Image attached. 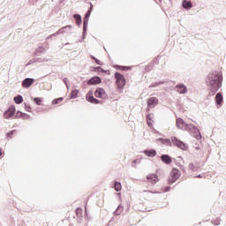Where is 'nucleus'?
<instances>
[{
    "label": "nucleus",
    "mask_w": 226,
    "mask_h": 226,
    "mask_svg": "<svg viewBox=\"0 0 226 226\" xmlns=\"http://www.w3.org/2000/svg\"><path fill=\"white\" fill-rule=\"evenodd\" d=\"M99 69L102 73H105V70H103L102 67H99Z\"/></svg>",
    "instance_id": "a18cd8bd"
},
{
    "label": "nucleus",
    "mask_w": 226,
    "mask_h": 226,
    "mask_svg": "<svg viewBox=\"0 0 226 226\" xmlns=\"http://www.w3.org/2000/svg\"><path fill=\"white\" fill-rule=\"evenodd\" d=\"M50 38H53L51 35L47 37V40H50Z\"/></svg>",
    "instance_id": "de8ad7c7"
},
{
    "label": "nucleus",
    "mask_w": 226,
    "mask_h": 226,
    "mask_svg": "<svg viewBox=\"0 0 226 226\" xmlns=\"http://www.w3.org/2000/svg\"><path fill=\"white\" fill-rule=\"evenodd\" d=\"M32 84H34V79L33 78H26L22 81V87H25L26 89L31 87Z\"/></svg>",
    "instance_id": "9d476101"
},
{
    "label": "nucleus",
    "mask_w": 226,
    "mask_h": 226,
    "mask_svg": "<svg viewBox=\"0 0 226 226\" xmlns=\"http://www.w3.org/2000/svg\"><path fill=\"white\" fill-rule=\"evenodd\" d=\"M147 179L150 183H152V185H156V183H158V176L156 175H149Z\"/></svg>",
    "instance_id": "aec40b11"
},
{
    "label": "nucleus",
    "mask_w": 226,
    "mask_h": 226,
    "mask_svg": "<svg viewBox=\"0 0 226 226\" xmlns=\"http://www.w3.org/2000/svg\"><path fill=\"white\" fill-rule=\"evenodd\" d=\"M25 109H26V112H31V106L30 105L25 103Z\"/></svg>",
    "instance_id": "e433bc0d"
},
{
    "label": "nucleus",
    "mask_w": 226,
    "mask_h": 226,
    "mask_svg": "<svg viewBox=\"0 0 226 226\" xmlns=\"http://www.w3.org/2000/svg\"><path fill=\"white\" fill-rule=\"evenodd\" d=\"M97 70L100 72V68L99 67H97Z\"/></svg>",
    "instance_id": "5fc2aeb1"
},
{
    "label": "nucleus",
    "mask_w": 226,
    "mask_h": 226,
    "mask_svg": "<svg viewBox=\"0 0 226 226\" xmlns=\"http://www.w3.org/2000/svg\"><path fill=\"white\" fill-rule=\"evenodd\" d=\"M116 84L119 89H123L126 86V79L119 72L115 73Z\"/></svg>",
    "instance_id": "20e7f679"
},
{
    "label": "nucleus",
    "mask_w": 226,
    "mask_h": 226,
    "mask_svg": "<svg viewBox=\"0 0 226 226\" xmlns=\"http://www.w3.org/2000/svg\"><path fill=\"white\" fill-rule=\"evenodd\" d=\"M17 116H19V117H23V119H30L31 117L26 113L23 112H18Z\"/></svg>",
    "instance_id": "a878e982"
},
{
    "label": "nucleus",
    "mask_w": 226,
    "mask_h": 226,
    "mask_svg": "<svg viewBox=\"0 0 226 226\" xmlns=\"http://www.w3.org/2000/svg\"><path fill=\"white\" fill-rule=\"evenodd\" d=\"M98 84H102V79L98 76H94L92 79H88V86H96Z\"/></svg>",
    "instance_id": "1a4fd4ad"
},
{
    "label": "nucleus",
    "mask_w": 226,
    "mask_h": 226,
    "mask_svg": "<svg viewBox=\"0 0 226 226\" xmlns=\"http://www.w3.org/2000/svg\"><path fill=\"white\" fill-rule=\"evenodd\" d=\"M79 95V90L78 89H75V90H72V93H71V98L72 100H75V98H77V96Z\"/></svg>",
    "instance_id": "cd10ccee"
},
{
    "label": "nucleus",
    "mask_w": 226,
    "mask_h": 226,
    "mask_svg": "<svg viewBox=\"0 0 226 226\" xmlns=\"http://www.w3.org/2000/svg\"><path fill=\"white\" fill-rule=\"evenodd\" d=\"M121 213H123V207L121 205H119L117 208V210L114 212V215H116L117 216L121 215Z\"/></svg>",
    "instance_id": "c756f323"
},
{
    "label": "nucleus",
    "mask_w": 226,
    "mask_h": 226,
    "mask_svg": "<svg viewBox=\"0 0 226 226\" xmlns=\"http://www.w3.org/2000/svg\"><path fill=\"white\" fill-rule=\"evenodd\" d=\"M22 102H24V98L22 97V95H17L14 97V102L17 105H20V103H22Z\"/></svg>",
    "instance_id": "5701e85b"
},
{
    "label": "nucleus",
    "mask_w": 226,
    "mask_h": 226,
    "mask_svg": "<svg viewBox=\"0 0 226 226\" xmlns=\"http://www.w3.org/2000/svg\"><path fill=\"white\" fill-rule=\"evenodd\" d=\"M63 82L65 84L67 89H70V85H68V82H69L68 78H64L63 79Z\"/></svg>",
    "instance_id": "f704fd0d"
},
{
    "label": "nucleus",
    "mask_w": 226,
    "mask_h": 226,
    "mask_svg": "<svg viewBox=\"0 0 226 226\" xmlns=\"http://www.w3.org/2000/svg\"><path fill=\"white\" fill-rule=\"evenodd\" d=\"M15 106H11L8 110H6L4 114L5 119H10V117H13L15 116Z\"/></svg>",
    "instance_id": "0eeeda50"
},
{
    "label": "nucleus",
    "mask_w": 226,
    "mask_h": 226,
    "mask_svg": "<svg viewBox=\"0 0 226 226\" xmlns=\"http://www.w3.org/2000/svg\"><path fill=\"white\" fill-rule=\"evenodd\" d=\"M161 160L162 163H165L166 165H170V163H172V158H170L169 154L161 155Z\"/></svg>",
    "instance_id": "dca6fc26"
},
{
    "label": "nucleus",
    "mask_w": 226,
    "mask_h": 226,
    "mask_svg": "<svg viewBox=\"0 0 226 226\" xmlns=\"http://www.w3.org/2000/svg\"><path fill=\"white\" fill-rule=\"evenodd\" d=\"M64 98L63 97H59L57 99H54L52 101V104L53 105H57V103H61V102H63Z\"/></svg>",
    "instance_id": "7c9ffc66"
},
{
    "label": "nucleus",
    "mask_w": 226,
    "mask_h": 226,
    "mask_svg": "<svg viewBox=\"0 0 226 226\" xmlns=\"http://www.w3.org/2000/svg\"><path fill=\"white\" fill-rule=\"evenodd\" d=\"M3 155V152H1V149H0V156H2Z\"/></svg>",
    "instance_id": "603ef678"
},
{
    "label": "nucleus",
    "mask_w": 226,
    "mask_h": 226,
    "mask_svg": "<svg viewBox=\"0 0 226 226\" xmlns=\"http://www.w3.org/2000/svg\"><path fill=\"white\" fill-rule=\"evenodd\" d=\"M132 163H140V160L136 159V160H134V161L132 162Z\"/></svg>",
    "instance_id": "37998d69"
},
{
    "label": "nucleus",
    "mask_w": 226,
    "mask_h": 226,
    "mask_svg": "<svg viewBox=\"0 0 226 226\" xmlns=\"http://www.w3.org/2000/svg\"><path fill=\"white\" fill-rule=\"evenodd\" d=\"M215 103L217 105H222V103H223V94H222L220 92L215 95Z\"/></svg>",
    "instance_id": "f3484780"
},
{
    "label": "nucleus",
    "mask_w": 226,
    "mask_h": 226,
    "mask_svg": "<svg viewBox=\"0 0 226 226\" xmlns=\"http://www.w3.org/2000/svg\"><path fill=\"white\" fill-rule=\"evenodd\" d=\"M182 8H184V10H192V8H193V4H192V1L183 0Z\"/></svg>",
    "instance_id": "2eb2a0df"
},
{
    "label": "nucleus",
    "mask_w": 226,
    "mask_h": 226,
    "mask_svg": "<svg viewBox=\"0 0 226 226\" xmlns=\"http://www.w3.org/2000/svg\"><path fill=\"white\" fill-rule=\"evenodd\" d=\"M114 189L116 190V192H121V190H122L121 183H119V182H115V184H114Z\"/></svg>",
    "instance_id": "bb28decb"
},
{
    "label": "nucleus",
    "mask_w": 226,
    "mask_h": 226,
    "mask_svg": "<svg viewBox=\"0 0 226 226\" xmlns=\"http://www.w3.org/2000/svg\"><path fill=\"white\" fill-rule=\"evenodd\" d=\"M89 17H91V9H89L83 18L84 33L87 31V25L89 24Z\"/></svg>",
    "instance_id": "423d86ee"
},
{
    "label": "nucleus",
    "mask_w": 226,
    "mask_h": 226,
    "mask_svg": "<svg viewBox=\"0 0 226 226\" xmlns=\"http://www.w3.org/2000/svg\"><path fill=\"white\" fill-rule=\"evenodd\" d=\"M94 96L96 98H107V93H105V89L99 87L95 90Z\"/></svg>",
    "instance_id": "6e6552de"
},
{
    "label": "nucleus",
    "mask_w": 226,
    "mask_h": 226,
    "mask_svg": "<svg viewBox=\"0 0 226 226\" xmlns=\"http://www.w3.org/2000/svg\"><path fill=\"white\" fill-rule=\"evenodd\" d=\"M147 123L150 128H153V115L149 114L147 116Z\"/></svg>",
    "instance_id": "b1692460"
},
{
    "label": "nucleus",
    "mask_w": 226,
    "mask_h": 226,
    "mask_svg": "<svg viewBox=\"0 0 226 226\" xmlns=\"http://www.w3.org/2000/svg\"><path fill=\"white\" fill-rule=\"evenodd\" d=\"M92 59H94V61H96V59H97V58H96V57H94V56H92Z\"/></svg>",
    "instance_id": "3c124183"
},
{
    "label": "nucleus",
    "mask_w": 226,
    "mask_h": 226,
    "mask_svg": "<svg viewBox=\"0 0 226 226\" xmlns=\"http://www.w3.org/2000/svg\"><path fill=\"white\" fill-rule=\"evenodd\" d=\"M132 167H136V166L132 164Z\"/></svg>",
    "instance_id": "6e6d98bb"
},
{
    "label": "nucleus",
    "mask_w": 226,
    "mask_h": 226,
    "mask_svg": "<svg viewBox=\"0 0 226 226\" xmlns=\"http://www.w3.org/2000/svg\"><path fill=\"white\" fill-rule=\"evenodd\" d=\"M34 103H36V105H41L42 100L40 97H35V98H34Z\"/></svg>",
    "instance_id": "2f4dec72"
},
{
    "label": "nucleus",
    "mask_w": 226,
    "mask_h": 226,
    "mask_svg": "<svg viewBox=\"0 0 226 226\" xmlns=\"http://www.w3.org/2000/svg\"><path fill=\"white\" fill-rule=\"evenodd\" d=\"M85 213H87V208H85Z\"/></svg>",
    "instance_id": "864d4df0"
},
{
    "label": "nucleus",
    "mask_w": 226,
    "mask_h": 226,
    "mask_svg": "<svg viewBox=\"0 0 226 226\" xmlns=\"http://www.w3.org/2000/svg\"><path fill=\"white\" fill-rule=\"evenodd\" d=\"M181 177V174L179 173V170L174 168L169 177L168 183L169 185H174L179 177Z\"/></svg>",
    "instance_id": "7ed1b4c3"
},
{
    "label": "nucleus",
    "mask_w": 226,
    "mask_h": 226,
    "mask_svg": "<svg viewBox=\"0 0 226 226\" xmlns=\"http://www.w3.org/2000/svg\"><path fill=\"white\" fill-rule=\"evenodd\" d=\"M207 86L212 93V94H215L222 87V82H223V76L222 72L218 71H215L210 72L206 79Z\"/></svg>",
    "instance_id": "f257e3e1"
},
{
    "label": "nucleus",
    "mask_w": 226,
    "mask_h": 226,
    "mask_svg": "<svg viewBox=\"0 0 226 226\" xmlns=\"http://www.w3.org/2000/svg\"><path fill=\"white\" fill-rule=\"evenodd\" d=\"M190 125V124H186L183 118L177 119V128L179 130H186V126Z\"/></svg>",
    "instance_id": "f8f14e48"
},
{
    "label": "nucleus",
    "mask_w": 226,
    "mask_h": 226,
    "mask_svg": "<svg viewBox=\"0 0 226 226\" xmlns=\"http://www.w3.org/2000/svg\"><path fill=\"white\" fill-rule=\"evenodd\" d=\"M73 19L76 20L77 26H80L82 24V16H80V14H74Z\"/></svg>",
    "instance_id": "412c9836"
},
{
    "label": "nucleus",
    "mask_w": 226,
    "mask_h": 226,
    "mask_svg": "<svg viewBox=\"0 0 226 226\" xmlns=\"http://www.w3.org/2000/svg\"><path fill=\"white\" fill-rule=\"evenodd\" d=\"M161 84H163V81H159V82L152 83L150 85V87H156V86H160Z\"/></svg>",
    "instance_id": "72a5a7b5"
},
{
    "label": "nucleus",
    "mask_w": 226,
    "mask_h": 226,
    "mask_svg": "<svg viewBox=\"0 0 226 226\" xmlns=\"http://www.w3.org/2000/svg\"><path fill=\"white\" fill-rule=\"evenodd\" d=\"M164 192H170V186L165 187Z\"/></svg>",
    "instance_id": "79ce46f5"
},
{
    "label": "nucleus",
    "mask_w": 226,
    "mask_h": 226,
    "mask_svg": "<svg viewBox=\"0 0 226 226\" xmlns=\"http://www.w3.org/2000/svg\"><path fill=\"white\" fill-rule=\"evenodd\" d=\"M157 141L163 144V146H172V141H170L169 139L159 138L157 139Z\"/></svg>",
    "instance_id": "6ab92c4d"
},
{
    "label": "nucleus",
    "mask_w": 226,
    "mask_h": 226,
    "mask_svg": "<svg viewBox=\"0 0 226 226\" xmlns=\"http://www.w3.org/2000/svg\"><path fill=\"white\" fill-rule=\"evenodd\" d=\"M34 63H36V58H34V59L30 60V61L26 64V66H29L30 64H34Z\"/></svg>",
    "instance_id": "c9c22d12"
},
{
    "label": "nucleus",
    "mask_w": 226,
    "mask_h": 226,
    "mask_svg": "<svg viewBox=\"0 0 226 226\" xmlns=\"http://www.w3.org/2000/svg\"><path fill=\"white\" fill-rule=\"evenodd\" d=\"M72 29H73V26L72 25L65 26L58 30V33L60 34H70L72 33Z\"/></svg>",
    "instance_id": "ddd939ff"
},
{
    "label": "nucleus",
    "mask_w": 226,
    "mask_h": 226,
    "mask_svg": "<svg viewBox=\"0 0 226 226\" xmlns=\"http://www.w3.org/2000/svg\"><path fill=\"white\" fill-rule=\"evenodd\" d=\"M59 34H61L59 33V30H58L55 34H51V36L54 38V36H59Z\"/></svg>",
    "instance_id": "58836bf2"
},
{
    "label": "nucleus",
    "mask_w": 226,
    "mask_h": 226,
    "mask_svg": "<svg viewBox=\"0 0 226 226\" xmlns=\"http://www.w3.org/2000/svg\"><path fill=\"white\" fill-rule=\"evenodd\" d=\"M158 105V98L156 97H151L147 100V107L149 109H154Z\"/></svg>",
    "instance_id": "4468645a"
},
{
    "label": "nucleus",
    "mask_w": 226,
    "mask_h": 226,
    "mask_svg": "<svg viewBox=\"0 0 226 226\" xmlns=\"http://www.w3.org/2000/svg\"><path fill=\"white\" fill-rule=\"evenodd\" d=\"M143 153L147 156H149V158H154V156H156V150L154 149L144 150Z\"/></svg>",
    "instance_id": "a211bd4d"
},
{
    "label": "nucleus",
    "mask_w": 226,
    "mask_h": 226,
    "mask_svg": "<svg viewBox=\"0 0 226 226\" xmlns=\"http://www.w3.org/2000/svg\"><path fill=\"white\" fill-rule=\"evenodd\" d=\"M15 133H17V130H12V131L7 132L6 133L7 139H13V135H15Z\"/></svg>",
    "instance_id": "c85d7f7f"
},
{
    "label": "nucleus",
    "mask_w": 226,
    "mask_h": 226,
    "mask_svg": "<svg viewBox=\"0 0 226 226\" xmlns=\"http://www.w3.org/2000/svg\"><path fill=\"white\" fill-rule=\"evenodd\" d=\"M90 10L93 11V4H90Z\"/></svg>",
    "instance_id": "49530a36"
},
{
    "label": "nucleus",
    "mask_w": 226,
    "mask_h": 226,
    "mask_svg": "<svg viewBox=\"0 0 226 226\" xmlns=\"http://www.w3.org/2000/svg\"><path fill=\"white\" fill-rule=\"evenodd\" d=\"M120 70H130V67H126V66H119Z\"/></svg>",
    "instance_id": "a19ab883"
},
{
    "label": "nucleus",
    "mask_w": 226,
    "mask_h": 226,
    "mask_svg": "<svg viewBox=\"0 0 226 226\" xmlns=\"http://www.w3.org/2000/svg\"><path fill=\"white\" fill-rule=\"evenodd\" d=\"M196 177L200 178V177H202V175H198Z\"/></svg>",
    "instance_id": "09e8293b"
},
{
    "label": "nucleus",
    "mask_w": 226,
    "mask_h": 226,
    "mask_svg": "<svg viewBox=\"0 0 226 226\" xmlns=\"http://www.w3.org/2000/svg\"><path fill=\"white\" fill-rule=\"evenodd\" d=\"M86 39V32L84 33V26H83V40Z\"/></svg>",
    "instance_id": "c03bdc74"
},
{
    "label": "nucleus",
    "mask_w": 226,
    "mask_h": 226,
    "mask_svg": "<svg viewBox=\"0 0 226 226\" xmlns=\"http://www.w3.org/2000/svg\"><path fill=\"white\" fill-rule=\"evenodd\" d=\"M36 52H37L38 54H41V53L45 52V48H43V47H39V48L36 49Z\"/></svg>",
    "instance_id": "473e14b6"
},
{
    "label": "nucleus",
    "mask_w": 226,
    "mask_h": 226,
    "mask_svg": "<svg viewBox=\"0 0 226 226\" xmlns=\"http://www.w3.org/2000/svg\"><path fill=\"white\" fill-rule=\"evenodd\" d=\"M87 102H89V103H93V101L94 100V96H93V91H89L86 96Z\"/></svg>",
    "instance_id": "4be33fe9"
},
{
    "label": "nucleus",
    "mask_w": 226,
    "mask_h": 226,
    "mask_svg": "<svg viewBox=\"0 0 226 226\" xmlns=\"http://www.w3.org/2000/svg\"><path fill=\"white\" fill-rule=\"evenodd\" d=\"M200 169L199 166H195L192 162L189 164V170H192V172H197Z\"/></svg>",
    "instance_id": "393cba45"
},
{
    "label": "nucleus",
    "mask_w": 226,
    "mask_h": 226,
    "mask_svg": "<svg viewBox=\"0 0 226 226\" xmlns=\"http://www.w3.org/2000/svg\"><path fill=\"white\" fill-rule=\"evenodd\" d=\"M95 63H96V64H99L100 66H102V64H103L100 60H98V58L95 59Z\"/></svg>",
    "instance_id": "ea45409f"
},
{
    "label": "nucleus",
    "mask_w": 226,
    "mask_h": 226,
    "mask_svg": "<svg viewBox=\"0 0 226 226\" xmlns=\"http://www.w3.org/2000/svg\"><path fill=\"white\" fill-rule=\"evenodd\" d=\"M186 130L187 132H191L197 140H200V139H202V134L197 126L190 124L189 125H186Z\"/></svg>",
    "instance_id": "f03ea898"
},
{
    "label": "nucleus",
    "mask_w": 226,
    "mask_h": 226,
    "mask_svg": "<svg viewBox=\"0 0 226 226\" xmlns=\"http://www.w3.org/2000/svg\"><path fill=\"white\" fill-rule=\"evenodd\" d=\"M171 142L174 146H176L177 147H178L179 149H183V151H186V149L188 148V147L186 146V144H185V142L177 139V137H172L171 138Z\"/></svg>",
    "instance_id": "39448f33"
},
{
    "label": "nucleus",
    "mask_w": 226,
    "mask_h": 226,
    "mask_svg": "<svg viewBox=\"0 0 226 226\" xmlns=\"http://www.w3.org/2000/svg\"><path fill=\"white\" fill-rule=\"evenodd\" d=\"M215 225H220V222L217 221V222H215Z\"/></svg>",
    "instance_id": "8fccbe9b"
},
{
    "label": "nucleus",
    "mask_w": 226,
    "mask_h": 226,
    "mask_svg": "<svg viewBox=\"0 0 226 226\" xmlns=\"http://www.w3.org/2000/svg\"><path fill=\"white\" fill-rule=\"evenodd\" d=\"M177 91L179 93V94H186L188 93V88L185 84H177L176 86Z\"/></svg>",
    "instance_id": "9b49d317"
},
{
    "label": "nucleus",
    "mask_w": 226,
    "mask_h": 226,
    "mask_svg": "<svg viewBox=\"0 0 226 226\" xmlns=\"http://www.w3.org/2000/svg\"><path fill=\"white\" fill-rule=\"evenodd\" d=\"M160 2H162V0H159Z\"/></svg>",
    "instance_id": "4d7b16f0"
},
{
    "label": "nucleus",
    "mask_w": 226,
    "mask_h": 226,
    "mask_svg": "<svg viewBox=\"0 0 226 226\" xmlns=\"http://www.w3.org/2000/svg\"><path fill=\"white\" fill-rule=\"evenodd\" d=\"M92 103H94V105H98V103H100V101L96 98H94L92 102Z\"/></svg>",
    "instance_id": "4c0bfd02"
}]
</instances>
